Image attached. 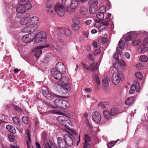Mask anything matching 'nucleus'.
Listing matches in <instances>:
<instances>
[{"instance_id":"f257e3e1","label":"nucleus","mask_w":148,"mask_h":148,"mask_svg":"<svg viewBox=\"0 0 148 148\" xmlns=\"http://www.w3.org/2000/svg\"><path fill=\"white\" fill-rule=\"evenodd\" d=\"M66 71L65 66L61 62H57L55 68H52L51 70V74L54 78L58 80L59 83L54 85L55 89H63L65 92L68 91L71 86V84L67 83V79L66 77H62L61 73H64Z\"/></svg>"},{"instance_id":"f03ea898","label":"nucleus","mask_w":148,"mask_h":148,"mask_svg":"<svg viewBox=\"0 0 148 148\" xmlns=\"http://www.w3.org/2000/svg\"><path fill=\"white\" fill-rule=\"evenodd\" d=\"M30 17V14L27 13L21 18L20 20L21 24L25 26L22 30L23 33L29 32L38 23L39 19L37 17L32 16L31 18Z\"/></svg>"},{"instance_id":"7ed1b4c3","label":"nucleus","mask_w":148,"mask_h":148,"mask_svg":"<svg viewBox=\"0 0 148 148\" xmlns=\"http://www.w3.org/2000/svg\"><path fill=\"white\" fill-rule=\"evenodd\" d=\"M65 7L61 5L59 3H56L54 6V10L55 12L59 16H63L65 13V10L69 13H71L73 12V11H71L69 10V7H67L68 9L65 10Z\"/></svg>"},{"instance_id":"20e7f679","label":"nucleus","mask_w":148,"mask_h":148,"mask_svg":"<svg viewBox=\"0 0 148 148\" xmlns=\"http://www.w3.org/2000/svg\"><path fill=\"white\" fill-rule=\"evenodd\" d=\"M57 120L60 123L68 129H69V126L71 125V122L67 116H60L57 118Z\"/></svg>"},{"instance_id":"39448f33","label":"nucleus","mask_w":148,"mask_h":148,"mask_svg":"<svg viewBox=\"0 0 148 148\" xmlns=\"http://www.w3.org/2000/svg\"><path fill=\"white\" fill-rule=\"evenodd\" d=\"M110 21V19L108 17H106L103 21L100 23H99V21L95 20L96 23L94 25L95 26L98 27L100 29H104L107 28L109 25Z\"/></svg>"},{"instance_id":"423d86ee","label":"nucleus","mask_w":148,"mask_h":148,"mask_svg":"<svg viewBox=\"0 0 148 148\" xmlns=\"http://www.w3.org/2000/svg\"><path fill=\"white\" fill-rule=\"evenodd\" d=\"M46 33L44 32H41L35 35V42L37 43L42 42L45 43L47 41Z\"/></svg>"},{"instance_id":"0eeeda50","label":"nucleus","mask_w":148,"mask_h":148,"mask_svg":"<svg viewBox=\"0 0 148 148\" xmlns=\"http://www.w3.org/2000/svg\"><path fill=\"white\" fill-rule=\"evenodd\" d=\"M35 36V34L34 33L27 34L22 37V41L26 43H30L33 41Z\"/></svg>"},{"instance_id":"6e6552de","label":"nucleus","mask_w":148,"mask_h":148,"mask_svg":"<svg viewBox=\"0 0 148 148\" xmlns=\"http://www.w3.org/2000/svg\"><path fill=\"white\" fill-rule=\"evenodd\" d=\"M123 77V75L120 73H115L112 75L111 78L113 84L118 85Z\"/></svg>"},{"instance_id":"1a4fd4ad","label":"nucleus","mask_w":148,"mask_h":148,"mask_svg":"<svg viewBox=\"0 0 148 148\" xmlns=\"http://www.w3.org/2000/svg\"><path fill=\"white\" fill-rule=\"evenodd\" d=\"M106 8L104 6H101L100 7L98 10V12L96 14V17L98 19L96 20L99 21L100 22L102 20L104 17V14L106 12Z\"/></svg>"},{"instance_id":"9d476101","label":"nucleus","mask_w":148,"mask_h":148,"mask_svg":"<svg viewBox=\"0 0 148 148\" xmlns=\"http://www.w3.org/2000/svg\"><path fill=\"white\" fill-rule=\"evenodd\" d=\"M140 84L136 81H134L130 87V89L129 91V93L132 94L135 91L138 92L140 90Z\"/></svg>"},{"instance_id":"9b49d317","label":"nucleus","mask_w":148,"mask_h":148,"mask_svg":"<svg viewBox=\"0 0 148 148\" xmlns=\"http://www.w3.org/2000/svg\"><path fill=\"white\" fill-rule=\"evenodd\" d=\"M42 93L46 99L52 100L56 97H62L54 94H50L49 92L46 90H43L42 91Z\"/></svg>"},{"instance_id":"f8f14e48","label":"nucleus","mask_w":148,"mask_h":148,"mask_svg":"<svg viewBox=\"0 0 148 148\" xmlns=\"http://www.w3.org/2000/svg\"><path fill=\"white\" fill-rule=\"evenodd\" d=\"M137 37V34L135 32H130L126 34L123 37V38L124 39L126 42H127L131 40H133L134 39H136Z\"/></svg>"},{"instance_id":"ddd939ff","label":"nucleus","mask_w":148,"mask_h":148,"mask_svg":"<svg viewBox=\"0 0 148 148\" xmlns=\"http://www.w3.org/2000/svg\"><path fill=\"white\" fill-rule=\"evenodd\" d=\"M65 143L66 144V147L72 146L73 144V140L72 138L69 134H65L64 137Z\"/></svg>"},{"instance_id":"4468645a","label":"nucleus","mask_w":148,"mask_h":148,"mask_svg":"<svg viewBox=\"0 0 148 148\" xmlns=\"http://www.w3.org/2000/svg\"><path fill=\"white\" fill-rule=\"evenodd\" d=\"M62 99H56L53 101L55 107L51 105L48 103H46L47 108H60L62 104Z\"/></svg>"},{"instance_id":"2eb2a0df","label":"nucleus","mask_w":148,"mask_h":148,"mask_svg":"<svg viewBox=\"0 0 148 148\" xmlns=\"http://www.w3.org/2000/svg\"><path fill=\"white\" fill-rule=\"evenodd\" d=\"M49 46L48 45H45L41 46L40 47H37L34 50L35 52V55L37 58H39L42 53L41 48L48 47Z\"/></svg>"},{"instance_id":"dca6fc26","label":"nucleus","mask_w":148,"mask_h":148,"mask_svg":"<svg viewBox=\"0 0 148 148\" xmlns=\"http://www.w3.org/2000/svg\"><path fill=\"white\" fill-rule=\"evenodd\" d=\"M92 120L96 123H99L101 120V116L100 114L98 112H95L93 113L92 115Z\"/></svg>"},{"instance_id":"f3484780","label":"nucleus","mask_w":148,"mask_h":148,"mask_svg":"<svg viewBox=\"0 0 148 148\" xmlns=\"http://www.w3.org/2000/svg\"><path fill=\"white\" fill-rule=\"evenodd\" d=\"M57 143L59 148H67L64 138L58 137L57 138Z\"/></svg>"},{"instance_id":"a211bd4d","label":"nucleus","mask_w":148,"mask_h":148,"mask_svg":"<svg viewBox=\"0 0 148 148\" xmlns=\"http://www.w3.org/2000/svg\"><path fill=\"white\" fill-rule=\"evenodd\" d=\"M18 3L19 5L25 7H28L29 8H31L32 7L31 4L26 0H18Z\"/></svg>"},{"instance_id":"6ab92c4d","label":"nucleus","mask_w":148,"mask_h":148,"mask_svg":"<svg viewBox=\"0 0 148 148\" xmlns=\"http://www.w3.org/2000/svg\"><path fill=\"white\" fill-rule=\"evenodd\" d=\"M28 7H25L22 5H19L16 9V11L19 14L23 13L25 12L27 10H28L30 8H28Z\"/></svg>"},{"instance_id":"aec40b11","label":"nucleus","mask_w":148,"mask_h":148,"mask_svg":"<svg viewBox=\"0 0 148 148\" xmlns=\"http://www.w3.org/2000/svg\"><path fill=\"white\" fill-rule=\"evenodd\" d=\"M85 143L84 145V148H88L90 147L89 144L88 143L90 141V138L88 136L85 135L84 138Z\"/></svg>"},{"instance_id":"412c9836","label":"nucleus","mask_w":148,"mask_h":148,"mask_svg":"<svg viewBox=\"0 0 148 148\" xmlns=\"http://www.w3.org/2000/svg\"><path fill=\"white\" fill-rule=\"evenodd\" d=\"M60 108L64 109H67L70 107L69 103L65 100L62 99Z\"/></svg>"},{"instance_id":"4be33fe9","label":"nucleus","mask_w":148,"mask_h":148,"mask_svg":"<svg viewBox=\"0 0 148 148\" xmlns=\"http://www.w3.org/2000/svg\"><path fill=\"white\" fill-rule=\"evenodd\" d=\"M43 147L44 148H58L55 143L51 142L49 143H45Z\"/></svg>"},{"instance_id":"5701e85b","label":"nucleus","mask_w":148,"mask_h":148,"mask_svg":"<svg viewBox=\"0 0 148 148\" xmlns=\"http://www.w3.org/2000/svg\"><path fill=\"white\" fill-rule=\"evenodd\" d=\"M135 99L133 97L128 98L125 101V103L128 106L131 105L134 102Z\"/></svg>"},{"instance_id":"b1692460","label":"nucleus","mask_w":148,"mask_h":148,"mask_svg":"<svg viewBox=\"0 0 148 148\" xmlns=\"http://www.w3.org/2000/svg\"><path fill=\"white\" fill-rule=\"evenodd\" d=\"M78 5V2L75 0H72L71 2L69 7L70 8L74 9L77 8Z\"/></svg>"},{"instance_id":"393cba45","label":"nucleus","mask_w":148,"mask_h":148,"mask_svg":"<svg viewBox=\"0 0 148 148\" xmlns=\"http://www.w3.org/2000/svg\"><path fill=\"white\" fill-rule=\"evenodd\" d=\"M103 114L105 118L108 120H109L111 118L112 116L111 113L108 110H104Z\"/></svg>"},{"instance_id":"a878e982","label":"nucleus","mask_w":148,"mask_h":148,"mask_svg":"<svg viewBox=\"0 0 148 148\" xmlns=\"http://www.w3.org/2000/svg\"><path fill=\"white\" fill-rule=\"evenodd\" d=\"M98 64L97 63H93L89 66V69L91 71H94L98 69Z\"/></svg>"},{"instance_id":"bb28decb","label":"nucleus","mask_w":148,"mask_h":148,"mask_svg":"<svg viewBox=\"0 0 148 148\" xmlns=\"http://www.w3.org/2000/svg\"><path fill=\"white\" fill-rule=\"evenodd\" d=\"M148 51V48L145 46V45L140 46L138 49V51L140 53H143Z\"/></svg>"},{"instance_id":"cd10ccee","label":"nucleus","mask_w":148,"mask_h":148,"mask_svg":"<svg viewBox=\"0 0 148 148\" xmlns=\"http://www.w3.org/2000/svg\"><path fill=\"white\" fill-rule=\"evenodd\" d=\"M98 3L97 0H89L88 1L89 6L97 7Z\"/></svg>"},{"instance_id":"c85d7f7f","label":"nucleus","mask_w":148,"mask_h":148,"mask_svg":"<svg viewBox=\"0 0 148 148\" xmlns=\"http://www.w3.org/2000/svg\"><path fill=\"white\" fill-rule=\"evenodd\" d=\"M88 10L86 7L84 6H82L79 8V12L82 15H85L87 13Z\"/></svg>"},{"instance_id":"c756f323","label":"nucleus","mask_w":148,"mask_h":148,"mask_svg":"<svg viewBox=\"0 0 148 148\" xmlns=\"http://www.w3.org/2000/svg\"><path fill=\"white\" fill-rule=\"evenodd\" d=\"M6 128L7 130L12 133H16V130L14 127L12 125H7Z\"/></svg>"},{"instance_id":"7c9ffc66","label":"nucleus","mask_w":148,"mask_h":148,"mask_svg":"<svg viewBox=\"0 0 148 148\" xmlns=\"http://www.w3.org/2000/svg\"><path fill=\"white\" fill-rule=\"evenodd\" d=\"M110 113H111L112 116L119 114L121 113L118 109L115 108L112 109L110 111Z\"/></svg>"},{"instance_id":"2f4dec72","label":"nucleus","mask_w":148,"mask_h":148,"mask_svg":"<svg viewBox=\"0 0 148 148\" xmlns=\"http://www.w3.org/2000/svg\"><path fill=\"white\" fill-rule=\"evenodd\" d=\"M57 3H59L63 6L65 7L68 4V1L67 0H60L59 2Z\"/></svg>"},{"instance_id":"473e14b6","label":"nucleus","mask_w":148,"mask_h":148,"mask_svg":"<svg viewBox=\"0 0 148 148\" xmlns=\"http://www.w3.org/2000/svg\"><path fill=\"white\" fill-rule=\"evenodd\" d=\"M113 66V67L115 68L118 71H120L121 69V66L118 62L114 63Z\"/></svg>"},{"instance_id":"72a5a7b5","label":"nucleus","mask_w":148,"mask_h":148,"mask_svg":"<svg viewBox=\"0 0 148 148\" xmlns=\"http://www.w3.org/2000/svg\"><path fill=\"white\" fill-rule=\"evenodd\" d=\"M97 7L89 6V10L91 14H94L96 11Z\"/></svg>"},{"instance_id":"f704fd0d","label":"nucleus","mask_w":148,"mask_h":148,"mask_svg":"<svg viewBox=\"0 0 148 148\" xmlns=\"http://www.w3.org/2000/svg\"><path fill=\"white\" fill-rule=\"evenodd\" d=\"M107 42V39L106 38H101L99 39L98 43L100 45H103Z\"/></svg>"},{"instance_id":"c9c22d12","label":"nucleus","mask_w":148,"mask_h":148,"mask_svg":"<svg viewBox=\"0 0 148 148\" xmlns=\"http://www.w3.org/2000/svg\"><path fill=\"white\" fill-rule=\"evenodd\" d=\"M140 60L142 62H147L148 60V58L145 56L142 55L140 57Z\"/></svg>"},{"instance_id":"e433bc0d","label":"nucleus","mask_w":148,"mask_h":148,"mask_svg":"<svg viewBox=\"0 0 148 148\" xmlns=\"http://www.w3.org/2000/svg\"><path fill=\"white\" fill-rule=\"evenodd\" d=\"M109 81V79L108 77H105L103 78L102 80V82L103 83V85L105 87L108 86Z\"/></svg>"},{"instance_id":"4c0bfd02","label":"nucleus","mask_w":148,"mask_h":148,"mask_svg":"<svg viewBox=\"0 0 148 148\" xmlns=\"http://www.w3.org/2000/svg\"><path fill=\"white\" fill-rule=\"evenodd\" d=\"M119 140L118 139L116 141H112L111 142L109 143L108 144L107 146L108 148H111L114 146V145Z\"/></svg>"},{"instance_id":"58836bf2","label":"nucleus","mask_w":148,"mask_h":148,"mask_svg":"<svg viewBox=\"0 0 148 148\" xmlns=\"http://www.w3.org/2000/svg\"><path fill=\"white\" fill-rule=\"evenodd\" d=\"M79 24H73L72 25V29L75 31H77L79 30L80 27Z\"/></svg>"},{"instance_id":"ea45409f","label":"nucleus","mask_w":148,"mask_h":148,"mask_svg":"<svg viewBox=\"0 0 148 148\" xmlns=\"http://www.w3.org/2000/svg\"><path fill=\"white\" fill-rule=\"evenodd\" d=\"M119 48L121 49H124L125 45L124 41L123 40L120 41L119 43Z\"/></svg>"},{"instance_id":"a19ab883","label":"nucleus","mask_w":148,"mask_h":148,"mask_svg":"<svg viewBox=\"0 0 148 148\" xmlns=\"http://www.w3.org/2000/svg\"><path fill=\"white\" fill-rule=\"evenodd\" d=\"M106 103L105 102H101L98 104V107H100L103 109H104L106 108Z\"/></svg>"},{"instance_id":"79ce46f5","label":"nucleus","mask_w":148,"mask_h":148,"mask_svg":"<svg viewBox=\"0 0 148 148\" xmlns=\"http://www.w3.org/2000/svg\"><path fill=\"white\" fill-rule=\"evenodd\" d=\"M12 120L14 123L17 125H19L20 124L19 120V119L16 117L15 116L12 118Z\"/></svg>"},{"instance_id":"37998d69","label":"nucleus","mask_w":148,"mask_h":148,"mask_svg":"<svg viewBox=\"0 0 148 148\" xmlns=\"http://www.w3.org/2000/svg\"><path fill=\"white\" fill-rule=\"evenodd\" d=\"M8 136L10 141L11 142L13 141L14 140V137L13 134H8Z\"/></svg>"},{"instance_id":"c03bdc74","label":"nucleus","mask_w":148,"mask_h":148,"mask_svg":"<svg viewBox=\"0 0 148 148\" xmlns=\"http://www.w3.org/2000/svg\"><path fill=\"white\" fill-rule=\"evenodd\" d=\"M135 75L136 77L139 79H142L143 78V76L141 73L139 72H137L135 73Z\"/></svg>"},{"instance_id":"a18cd8bd","label":"nucleus","mask_w":148,"mask_h":148,"mask_svg":"<svg viewBox=\"0 0 148 148\" xmlns=\"http://www.w3.org/2000/svg\"><path fill=\"white\" fill-rule=\"evenodd\" d=\"M73 24H80V22L79 18H74L73 20Z\"/></svg>"},{"instance_id":"49530a36","label":"nucleus","mask_w":148,"mask_h":148,"mask_svg":"<svg viewBox=\"0 0 148 148\" xmlns=\"http://www.w3.org/2000/svg\"><path fill=\"white\" fill-rule=\"evenodd\" d=\"M64 33L68 36H70L71 35V33L70 31L68 29H66L64 30Z\"/></svg>"},{"instance_id":"de8ad7c7","label":"nucleus","mask_w":148,"mask_h":148,"mask_svg":"<svg viewBox=\"0 0 148 148\" xmlns=\"http://www.w3.org/2000/svg\"><path fill=\"white\" fill-rule=\"evenodd\" d=\"M51 47H54L55 49L58 51L60 50H61V48L55 43H53L51 45Z\"/></svg>"},{"instance_id":"09e8293b","label":"nucleus","mask_w":148,"mask_h":148,"mask_svg":"<svg viewBox=\"0 0 148 148\" xmlns=\"http://www.w3.org/2000/svg\"><path fill=\"white\" fill-rule=\"evenodd\" d=\"M118 62L119 64H121L123 66H125L126 65L125 62L121 59L118 60Z\"/></svg>"},{"instance_id":"8fccbe9b","label":"nucleus","mask_w":148,"mask_h":148,"mask_svg":"<svg viewBox=\"0 0 148 148\" xmlns=\"http://www.w3.org/2000/svg\"><path fill=\"white\" fill-rule=\"evenodd\" d=\"M134 39H133L134 40L132 42V44L133 45L136 46L139 44L140 41L138 40H135Z\"/></svg>"},{"instance_id":"3c124183","label":"nucleus","mask_w":148,"mask_h":148,"mask_svg":"<svg viewBox=\"0 0 148 148\" xmlns=\"http://www.w3.org/2000/svg\"><path fill=\"white\" fill-rule=\"evenodd\" d=\"M53 10L52 8L48 9L47 10V13L48 14L50 15L53 13Z\"/></svg>"},{"instance_id":"603ef678","label":"nucleus","mask_w":148,"mask_h":148,"mask_svg":"<svg viewBox=\"0 0 148 148\" xmlns=\"http://www.w3.org/2000/svg\"><path fill=\"white\" fill-rule=\"evenodd\" d=\"M22 120L23 122L25 124H27L28 123V118L26 117L23 116Z\"/></svg>"},{"instance_id":"864d4df0","label":"nucleus","mask_w":148,"mask_h":148,"mask_svg":"<svg viewBox=\"0 0 148 148\" xmlns=\"http://www.w3.org/2000/svg\"><path fill=\"white\" fill-rule=\"evenodd\" d=\"M46 7L48 8H52L53 7V4L51 3L48 2L46 5Z\"/></svg>"},{"instance_id":"5fc2aeb1","label":"nucleus","mask_w":148,"mask_h":148,"mask_svg":"<svg viewBox=\"0 0 148 148\" xmlns=\"http://www.w3.org/2000/svg\"><path fill=\"white\" fill-rule=\"evenodd\" d=\"M136 67L138 70H141L143 69L142 64L140 63H138L136 65Z\"/></svg>"},{"instance_id":"6e6d98bb","label":"nucleus","mask_w":148,"mask_h":148,"mask_svg":"<svg viewBox=\"0 0 148 148\" xmlns=\"http://www.w3.org/2000/svg\"><path fill=\"white\" fill-rule=\"evenodd\" d=\"M148 43V37L145 38L143 41L142 45H145Z\"/></svg>"},{"instance_id":"4d7b16f0","label":"nucleus","mask_w":148,"mask_h":148,"mask_svg":"<svg viewBox=\"0 0 148 148\" xmlns=\"http://www.w3.org/2000/svg\"><path fill=\"white\" fill-rule=\"evenodd\" d=\"M95 79L97 84L99 85L100 84V82L98 75H95Z\"/></svg>"},{"instance_id":"13d9d810","label":"nucleus","mask_w":148,"mask_h":148,"mask_svg":"<svg viewBox=\"0 0 148 148\" xmlns=\"http://www.w3.org/2000/svg\"><path fill=\"white\" fill-rule=\"evenodd\" d=\"M82 64L83 66V67L85 69L88 70L89 69V68L88 67V66L86 65V64L84 63H82Z\"/></svg>"},{"instance_id":"bf43d9fd","label":"nucleus","mask_w":148,"mask_h":148,"mask_svg":"<svg viewBox=\"0 0 148 148\" xmlns=\"http://www.w3.org/2000/svg\"><path fill=\"white\" fill-rule=\"evenodd\" d=\"M26 134L27 136V138L28 140L30 142V138L29 135V130H27V131L26 132Z\"/></svg>"},{"instance_id":"052dcab7","label":"nucleus","mask_w":148,"mask_h":148,"mask_svg":"<svg viewBox=\"0 0 148 148\" xmlns=\"http://www.w3.org/2000/svg\"><path fill=\"white\" fill-rule=\"evenodd\" d=\"M91 23V21L90 20H88L84 22V23L87 25H89Z\"/></svg>"},{"instance_id":"680f3d73","label":"nucleus","mask_w":148,"mask_h":148,"mask_svg":"<svg viewBox=\"0 0 148 148\" xmlns=\"http://www.w3.org/2000/svg\"><path fill=\"white\" fill-rule=\"evenodd\" d=\"M101 51L100 49H97L95 51L94 54L95 55H97L100 53L101 52Z\"/></svg>"},{"instance_id":"e2e57ef3","label":"nucleus","mask_w":148,"mask_h":148,"mask_svg":"<svg viewBox=\"0 0 148 148\" xmlns=\"http://www.w3.org/2000/svg\"><path fill=\"white\" fill-rule=\"evenodd\" d=\"M92 45L95 48H97L98 47L97 42L95 41H94Z\"/></svg>"},{"instance_id":"0e129e2a","label":"nucleus","mask_w":148,"mask_h":148,"mask_svg":"<svg viewBox=\"0 0 148 148\" xmlns=\"http://www.w3.org/2000/svg\"><path fill=\"white\" fill-rule=\"evenodd\" d=\"M114 58L116 60H118L119 59V55L117 53H115L114 56Z\"/></svg>"},{"instance_id":"69168bd1","label":"nucleus","mask_w":148,"mask_h":148,"mask_svg":"<svg viewBox=\"0 0 148 148\" xmlns=\"http://www.w3.org/2000/svg\"><path fill=\"white\" fill-rule=\"evenodd\" d=\"M125 56L127 58H129L130 57V54L128 53H125Z\"/></svg>"},{"instance_id":"338daca9","label":"nucleus","mask_w":148,"mask_h":148,"mask_svg":"<svg viewBox=\"0 0 148 148\" xmlns=\"http://www.w3.org/2000/svg\"><path fill=\"white\" fill-rule=\"evenodd\" d=\"M30 142L29 140L27 141V148H30L31 146H30Z\"/></svg>"},{"instance_id":"774afa93","label":"nucleus","mask_w":148,"mask_h":148,"mask_svg":"<svg viewBox=\"0 0 148 148\" xmlns=\"http://www.w3.org/2000/svg\"><path fill=\"white\" fill-rule=\"evenodd\" d=\"M85 90L87 92H89L91 91L92 89L90 88H86L85 89Z\"/></svg>"}]
</instances>
